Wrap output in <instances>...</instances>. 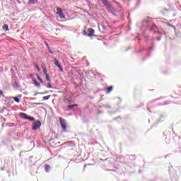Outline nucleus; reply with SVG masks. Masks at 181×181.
<instances>
[{
  "label": "nucleus",
  "instance_id": "nucleus-1",
  "mask_svg": "<svg viewBox=\"0 0 181 181\" xmlns=\"http://www.w3.org/2000/svg\"><path fill=\"white\" fill-rule=\"evenodd\" d=\"M103 4L105 5V6H106L109 12H111L112 13H114V12H115L114 7L111 6V4H110V2H108L107 0H103Z\"/></svg>",
  "mask_w": 181,
  "mask_h": 181
},
{
  "label": "nucleus",
  "instance_id": "nucleus-2",
  "mask_svg": "<svg viewBox=\"0 0 181 181\" xmlns=\"http://www.w3.org/2000/svg\"><path fill=\"white\" fill-rule=\"evenodd\" d=\"M40 127H42V122L40 121L35 122L33 124V129L36 131L37 129H39Z\"/></svg>",
  "mask_w": 181,
  "mask_h": 181
},
{
  "label": "nucleus",
  "instance_id": "nucleus-3",
  "mask_svg": "<svg viewBox=\"0 0 181 181\" xmlns=\"http://www.w3.org/2000/svg\"><path fill=\"white\" fill-rule=\"evenodd\" d=\"M59 122L61 124L62 129L66 132V129H67V126L66 124V120L64 119L59 117Z\"/></svg>",
  "mask_w": 181,
  "mask_h": 181
},
{
  "label": "nucleus",
  "instance_id": "nucleus-4",
  "mask_svg": "<svg viewBox=\"0 0 181 181\" xmlns=\"http://www.w3.org/2000/svg\"><path fill=\"white\" fill-rule=\"evenodd\" d=\"M57 15L59 16L61 19H64V18H66V16L64 15V13H63V11L60 8H57Z\"/></svg>",
  "mask_w": 181,
  "mask_h": 181
},
{
  "label": "nucleus",
  "instance_id": "nucleus-5",
  "mask_svg": "<svg viewBox=\"0 0 181 181\" xmlns=\"http://www.w3.org/2000/svg\"><path fill=\"white\" fill-rule=\"evenodd\" d=\"M88 31L89 32L88 36H89V37H93V34L94 33V29L93 28H88Z\"/></svg>",
  "mask_w": 181,
  "mask_h": 181
},
{
  "label": "nucleus",
  "instance_id": "nucleus-6",
  "mask_svg": "<svg viewBox=\"0 0 181 181\" xmlns=\"http://www.w3.org/2000/svg\"><path fill=\"white\" fill-rule=\"evenodd\" d=\"M54 64H55L57 67H60L61 65L59 64V60H57V58H54Z\"/></svg>",
  "mask_w": 181,
  "mask_h": 181
},
{
  "label": "nucleus",
  "instance_id": "nucleus-7",
  "mask_svg": "<svg viewBox=\"0 0 181 181\" xmlns=\"http://www.w3.org/2000/svg\"><path fill=\"white\" fill-rule=\"evenodd\" d=\"M21 118H23V119H28V115L26 113H21Z\"/></svg>",
  "mask_w": 181,
  "mask_h": 181
},
{
  "label": "nucleus",
  "instance_id": "nucleus-8",
  "mask_svg": "<svg viewBox=\"0 0 181 181\" xmlns=\"http://www.w3.org/2000/svg\"><path fill=\"white\" fill-rule=\"evenodd\" d=\"M111 91H112V86L108 87L107 88V93L110 94V93H111Z\"/></svg>",
  "mask_w": 181,
  "mask_h": 181
},
{
  "label": "nucleus",
  "instance_id": "nucleus-9",
  "mask_svg": "<svg viewBox=\"0 0 181 181\" xmlns=\"http://www.w3.org/2000/svg\"><path fill=\"white\" fill-rule=\"evenodd\" d=\"M37 2V0H29L28 4H36Z\"/></svg>",
  "mask_w": 181,
  "mask_h": 181
},
{
  "label": "nucleus",
  "instance_id": "nucleus-10",
  "mask_svg": "<svg viewBox=\"0 0 181 181\" xmlns=\"http://www.w3.org/2000/svg\"><path fill=\"white\" fill-rule=\"evenodd\" d=\"M42 70H43V73H44L45 76H47V75H48V74H47V69H46L45 67H43V68H42Z\"/></svg>",
  "mask_w": 181,
  "mask_h": 181
},
{
  "label": "nucleus",
  "instance_id": "nucleus-11",
  "mask_svg": "<svg viewBox=\"0 0 181 181\" xmlns=\"http://www.w3.org/2000/svg\"><path fill=\"white\" fill-rule=\"evenodd\" d=\"M34 84L36 87L40 88V84L39 83H37V81L35 80Z\"/></svg>",
  "mask_w": 181,
  "mask_h": 181
},
{
  "label": "nucleus",
  "instance_id": "nucleus-12",
  "mask_svg": "<svg viewBox=\"0 0 181 181\" xmlns=\"http://www.w3.org/2000/svg\"><path fill=\"white\" fill-rule=\"evenodd\" d=\"M37 80H39V81H40V83H42V84H43V79L42 78H40V76H39V75L37 76Z\"/></svg>",
  "mask_w": 181,
  "mask_h": 181
},
{
  "label": "nucleus",
  "instance_id": "nucleus-13",
  "mask_svg": "<svg viewBox=\"0 0 181 181\" xmlns=\"http://www.w3.org/2000/svg\"><path fill=\"white\" fill-rule=\"evenodd\" d=\"M50 170V166L49 165H45V171L47 173Z\"/></svg>",
  "mask_w": 181,
  "mask_h": 181
},
{
  "label": "nucleus",
  "instance_id": "nucleus-14",
  "mask_svg": "<svg viewBox=\"0 0 181 181\" xmlns=\"http://www.w3.org/2000/svg\"><path fill=\"white\" fill-rule=\"evenodd\" d=\"M13 100L16 103H21V100H19L18 97H14Z\"/></svg>",
  "mask_w": 181,
  "mask_h": 181
},
{
  "label": "nucleus",
  "instance_id": "nucleus-15",
  "mask_svg": "<svg viewBox=\"0 0 181 181\" xmlns=\"http://www.w3.org/2000/svg\"><path fill=\"white\" fill-rule=\"evenodd\" d=\"M27 119L29 121H35V117L28 116Z\"/></svg>",
  "mask_w": 181,
  "mask_h": 181
},
{
  "label": "nucleus",
  "instance_id": "nucleus-16",
  "mask_svg": "<svg viewBox=\"0 0 181 181\" xmlns=\"http://www.w3.org/2000/svg\"><path fill=\"white\" fill-rule=\"evenodd\" d=\"M3 29H4V30H8V25H6V24L4 25H3Z\"/></svg>",
  "mask_w": 181,
  "mask_h": 181
},
{
  "label": "nucleus",
  "instance_id": "nucleus-17",
  "mask_svg": "<svg viewBox=\"0 0 181 181\" xmlns=\"http://www.w3.org/2000/svg\"><path fill=\"white\" fill-rule=\"evenodd\" d=\"M45 78L47 81H49V83H50V77H49V74L45 75Z\"/></svg>",
  "mask_w": 181,
  "mask_h": 181
},
{
  "label": "nucleus",
  "instance_id": "nucleus-18",
  "mask_svg": "<svg viewBox=\"0 0 181 181\" xmlns=\"http://www.w3.org/2000/svg\"><path fill=\"white\" fill-rule=\"evenodd\" d=\"M74 107H77V105H76V104H74V105H69V106H68V108L71 109V108H74Z\"/></svg>",
  "mask_w": 181,
  "mask_h": 181
},
{
  "label": "nucleus",
  "instance_id": "nucleus-19",
  "mask_svg": "<svg viewBox=\"0 0 181 181\" xmlns=\"http://www.w3.org/2000/svg\"><path fill=\"white\" fill-rule=\"evenodd\" d=\"M50 97H52V95H47V96H44L42 98L43 100H49V98H50Z\"/></svg>",
  "mask_w": 181,
  "mask_h": 181
},
{
  "label": "nucleus",
  "instance_id": "nucleus-20",
  "mask_svg": "<svg viewBox=\"0 0 181 181\" xmlns=\"http://www.w3.org/2000/svg\"><path fill=\"white\" fill-rule=\"evenodd\" d=\"M2 97H4V92L0 90V98H2Z\"/></svg>",
  "mask_w": 181,
  "mask_h": 181
},
{
  "label": "nucleus",
  "instance_id": "nucleus-21",
  "mask_svg": "<svg viewBox=\"0 0 181 181\" xmlns=\"http://www.w3.org/2000/svg\"><path fill=\"white\" fill-rule=\"evenodd\" d=\"M47 88H52V85L50 84V83H48Z\"/></svg>",
  "mask_w": 181,
  "mask_h": 181
},
{
  "label": "nucleus",
  "instance_id": "nucleus-22",
  "mask_svg": "<svg viewBox=\"0 0 181 181\" xmlns=\"http://www.w3.org/2000/svg\"><path fill=\"white\" fill-rule=\"evenodd\" d=\"M37 71H40V68H39V66L37 65L35 66Z\"/></svg>",
  "mask_w": 181,
  "mask_h": 181
},
{
  "label": "nucleus",
  "instance_id": "nucleus-23",
  "mask_svg": "<svg viewBox=\"0 0 181 181\" xmlns=\"http://www.w3.org/2000/svg\"><path fill=\"white\" fill-rule=\"evenodd\" d=\"M60 71H63V68H62V65H60L59 66H58Z\"/></svg>",
  "mask_w": 181,
  "mask_h": 181
},
{
  "label": "nucleus",
  "instance_id": "nucleus-24",
  "mask_svg": "<svg viewBox=\"0 0 181 181\" xmlns=\"http://www.w3.org/2000/svg\"><path fill=\"white\" fill-rule=\"evenodd\" d=\"M49 53H51V54H53V51H52V49H50Z\"/></svg>",
  "mask_w": 181,
  "mask_h": 181
},
{
  "label": "nucleus",
  "instance_id": "nucleus-25",
  "mask_svg": "<svg viewBox=\"0 0 181 181\" xmlns=\"http://www.w3.org/2000/svg\"><path fill=\"white\" fill-rule=\"evenodd\" d=\"M38 93H35L34 94V96L36 97V95H37Z\"/></svg>",
  "mask_w": 181,
  "mask_h": 181
},
{
  "label": "nucleus",
  "instance_id": "nucleus-26",
  "mask_svg": "<svg viewBox=\"0 0 181 181\" xmlns=\"http://www.w3.org/2000/svg\"><path fill=\"white\" fill-rule=\"evenodd\" d=\"M115 4H117V5H119V3H118V2H115Z\"/></svg>",
  "mask_w": 181,
  "mask_h": 181
},
{
  "label": "nucleus",
  "instance_id": "nucleus-27",
  "mask_svg": "<svg viewBox=\"0 0 181 181\" xmlns=\"http://www.w3.org/2000/svg\"><path fill=\"white\" fill-rule=\"evenodd\" d=\"M40 94H46V93H40Z\"/></svg>",
  "mask_w": 181,
  "mask_h": 181
},
{
  "label": "nucleus",
  "instance_id": "nucleus-28",
  "mask_svg": "<svg viewBox=\"0 0 181 181\" xmlns=\"http://www.w3.org/2000/svg\"><path fill=\"white\" fill-rule=\"evenodd\" d=\"M84 168H87V165H84Z\"/></svg>",
  "mask_w": 181,
  "mask_h": 181
},
{
  "label": "nucleus",
  "instance_id": "nucleus-29",
  "mask_svg": "<svg viewBox=\"0 0 181 181\" xmlns=\"http://www.w3.org/2000/svg\"><path fill=\"white\" fill-rule=\"evenodd\" d=\"M158 40H160V38H158Z\"/></svg>",
  "mask_w": 181,
  "mask_h": 181
}]
</instances>
